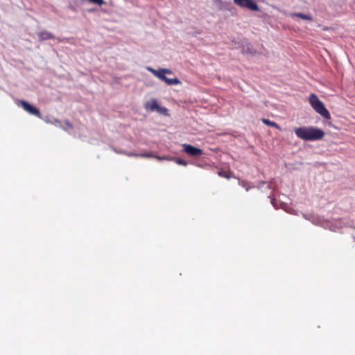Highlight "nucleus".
<instances>
[{"mask_svg": "<svg viewBox=\"0 0 355 355\" xmlns=\"http://www.w3.org/2000/svg\"><path fill=\"white\" fill-rule=\"evenodd\" d=\"M291 17L292 18H294L295 17H300V19L303 20H308V21H312L313 18L311 15H306L301 12H294L291 14Z\"/></svg>", "mask_w": 355, "mask_h": 355, "instance_id": "6e6552de", "label": "nucleus"}, {"mask_svg": "<svg viewBox=\"0 0 355 355\" xmlns=\"http://www.w3.org/2000/svg\"><path fill=\"white\" fill-rule=\"evenodd\" d=\"M309 103L315 112L320 114L322 117L327 119L331 118L329 112L315 94H311L309 96Z\"/></svg>", "mask_w": 355, "mask_h": 355, "instance_id": "7ed1b4c3", "label": "nucleus"}, {"mask_svg": "<svg viewBox=\"0 0 355 355\" xmlns=\"http://www.w3.org/2000/svg\"><path fill=\"white\" fill-rule=\"evenodd\" d=\"M157 111L159 112V113H162V114H166L168 110L166 108V107H160L159 106Z\"/></svg>", "mask_w": 355, "mask_h": 355, "instance_id": "f8f14e48", "label": "nucleus"}, {"mask_svg": "<svg viewBox=\"0 0 355 355\" xmlns=\"http://www.w3.org/2000/svg\"><path fill=\"white\" fill-rule=\"evenodd\" d=\"M234 3L241 8H245L252 11H258L259 6L252 0H234Z\"/></svg>", "mask_w": 355, "mask_h": 355, "instance_id": "20e7f679", "label": "nucleus"}, {"mask_svg": "<svg viewBox=\"0 0 355 355\" xmlns=\"http://www.w3.org/2000/svg\"><path fill=\"white\" fill-rule=\"evenodd\" d=\"M245 189L246 191H248L250 188V187L248 184V182L242 181L240 184Z\"/></svg>", "mask_w": 355, "mask_h": 355, "instance_id": "4468645a", "label": "nucleus"}, {"mask_svg": "<svg viewBox=\"0 0 355 355\" xmlns=\"http://www.w3.org/2000/svg\"><path fill=\"white\" fill-rule=\"evenodd\" d=\"M296 136L304 141L320 140L324 136V132L316 127H300L295 129Z\"/></svg>", "mask_w": 355, "mask_h": 355, "instance_id": "f257e3e1", "label": "nucleus"}, {"mask_svg": "<svg viewBox=\"0 0 355 355\" xmlns=\"http://www.w3.org/2000/svg\"><path fill=\"white\" fill-rule=\"evenodd\" d=\"M37 37H38L39 40H40V41L47 40H51V39L55 38V36L52 33H51L50 32L46 31H43L39 32L37 33Z\"/></svg>", "mask_w": 355, "mask_h": 355, "instance_id": "0eeeda50", "label": "nucleus"}, {"mask_svg": "<svg viewBox=\"0 0 355 355\" xmlns=\"http://www.w3.org/2000/svg\"><path fill=\"white\" fill-rule=\"evenodd\" d=\"M184 151L190 156L199 157L202 155V150L192 145L184 144L182 145Z\"/></svg>", "mask_w": 355, "mask_h": 355, "instance_id": "423d86ee", "label": "nucleus"}, {"mask_svg": "<svg viewBox=\"0 0 355 355\" xmlns=\"http://www.w3.org/2000/svg\"><path fill=\"white\" fill-rule=\"evenodd\" d=\"M146 107L147 109H150L151 111L157 110L159 105L155 99H152L150 103H147L146 104Z\"/></svg>", "mask_w": 355, "mask_h": 355, "instance_id": "1a4fd4ad", "label": "nucleus"}, {"mask_svg": "<svg viewBox=\"0 0 355 355\" xmlns=\"http://www.w3.org/2000/svg\"><path fill=\"white\" fill-rule=\"evenodd\" d=\"M127 155L130 156V157L133 156V157H153L151 153L137 154V153H128Z\"/></svg>", "mask_w": 355, "mask_h": 355, "instance_id": "9b49d317", "label": "nucleus"}, {"mask_svg": "<svg viewBox=\"0 0 355 355\" xmlns=\"http://www.w3.org/2000/svg\"><path fill=\"white\" fill-rule=\"evenodd\" d=\"M176 163L180 164V165H182V166H187V162L184 160V159H176Z\"/></svg>", "mask_w": 355, "mask_h": 355, "instance_id": "ddd939ff", "label": "nucleus"}, {"mask_svg": "<svg viewBox=\"0 0 355 355\" xmlns=\"http://www.w3.org/2000/svg\"><path fill=\"white\" fill-rule=\"evenodd\" d=\"M156 159H157L158 160H162L164 158L162 157H159V156H155V157Z\"/></svg>", "mask_w": 355, "mask_h": 355, "instance_id": "f3484780", "label": "nucleus"}, {"mask_svg": "<svg viewBox=\"0 0 355 355\" xmlns=\"http://www.w3.org/2000/svg\"><path fill=\"white\" fill-rule=\"evenodd\" d=\"M261 121L267 125H269V126H271V127H274L278 130H281V128L280 126L279 125V124H277L276 122L275 121H270L269 119H261Z\"/></svg>", "mask_w": 355, "mask_h": 355, "instance_id": "9d476101", "label": "nucleus"}, {"mask_svg": "<svg viewBox=\"0 0 355 355\" xmlns=\"http://www.w3.org/2000/svg\"><path fill=\"white\" fill-rule=\"evenodd\" d=\"M218 175L221 177L230 178V176L227 175V173L225 171H219Z\"/></svg>", "mask_w": 355, "mask_h": 355, "instance_id": "2eb2a0df", "label": "nucleus"}, {"mask_svg": "<svg viewBox=\"0 0 355 355\" xmlns=\"http://www.w3.org/2000/svg\"><path fill=\"white\" fill-rule=\"evenodd\" d=\"M64 124L69 128H71L72 129L73 128V125L69 121H64Z\"/></svg>", "mask_w": 355, "mask_h": 355, "instance_id": "dca6fc26", "label": "nucleus"}, {"mask_svg": "<svg viewBox=\"0 0 355 355\" xmlns=\"http://www.w3.org/2000/svg\"><path fill=\"white\" fill-rule=\"evenodd\" d=\"M19 105H20L24 110L28 112L30 114L34 115L38 118L41 117V113L40 110L35 106L29 104L28 102L24 100L19 101Z\"/></svg>", "mask_w": 355, "mask_h": 355, "instance_id": "39448f33", "label": "nucleus"}, {"mask_svg": "<svg viewBox=\"0 0 355 355\" xmlns=\"http://www.w3.org/2000/svg\"><path fill=\"white\" fill-rule=\"evenodd\" d=\"M146 69L161 80L164 81L168 85H179L181 83L178 78H169L166 76V74H171L173 73L168 69H155L150 67H147Z\"/></svg>", "mask_w": 355, "mask_h": 355, "instance_id": "f03ea898", "label": "nucleus"}]
</instances>
